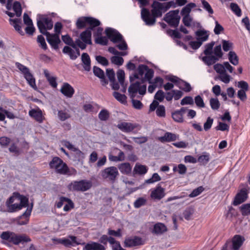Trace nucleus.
Returning <instances> with one entry per match:
<instances>
[{"mask_svg": "<svg viewBox=\"0 0 250 250\" xmlns=\"http://www.w3.org/2000/svg\"><path fill=\"white\" fill-rule=\"evenodd\" d=\"M174 4L173 1L161 3L154 0L151 5V13L149 10L142 7L141 9V18L147 26H153L155 24L157 18L161 17L163 14L167 11Z\"/></svg>", "mask_w": 250, "mask_h": 250, "instance_id": "1", "label": "nucleus"}, {"mask_svg": "<svg viewBox=\"0 0 250 250\" xmlns=\"http://www.w3.org/2000/svg\"><path fill=\"white\" fill-rule=\"evenodd\" d=\"M146 84L141 85L139 81H136L134 83H131L128 91L130 98L132 99V103L133 107L137 109H140L143 107L142 103L139 100H135L137 93L144 95L146 93Z\"/></svg>", "mask_w": 250, "mask_h": 250, "instance_id": "2", "label": "nucleus"}, {"mask_svg": "<svg viewBox=\"0 0 250 250\" xmlns=\"http://www.w3.org/2000/svg\"><path fill=\"white\" fill-rule=\"evenodd\" d=\"M107 37L114 43L121 42L117 45L119 49L125 50L127 49V45L123 40L122 35L116 29L108 27L105 30Z\"/></svg>", "mask_w": 250, "mask_h": 250, "instance_id": "3", "label": "nucleus"}, {"mask_svg": "<svg viewBox=\"0 0 250 250\" xmlns=\"http://www.w3.org/2000/svg\"><path fill=\"white\" fill-rule=\"evenodd\" d=\"M0 238L3 240L7 241L15 245L31 241V239L25 234H18L13 232L4 231L0 235Z\"/></svg>", "mask_w": 250, "mask_h": 250, "instance_id": "4", "label": "nucleus"}, {"mask_svg": "<svg viewBox=\"0 0 250 250\" xmlns=\"http://www.w3.org/2000/svg\"><path fill=\"white\" fill-rule=\"evenodd\" d=\"M37 26L40 32L43 35L49 34L47 30L53 28V22L51 18L46 15L38 14L37 15Z\"/></svg>", "mask_w": 250, "mask_h": 250, "instance_id": "5", "label": "nucleus"}, {"mask_svg": "<svg viewBox=\"0 0 250 250\" xmlns=\"http://www.w3.org/2000/svg\"><path fill=\"white\" fill-rule=\"evenodd\" d=\"M92 28H88L85 31L82 32L80 35V39H78L75 41L76 44L81 49H85L86 44H92L91 33Z\"/></svg>", "mask_w": 250, "mask_h": 250, "instance_id": "6", "label": "nucleus"}, {"mask_svg": "<svg viewBox=\"0 0 250 250\" xmlns=\"http://www.w3.org/2000/svg\"><path fill=\"white\" fill-rule=\"evenodd\" d=\"M92 184L90 181L82 180L79 181H73L67 186L69 190L71 191H85L89 189Z\"/></svg>", "mask_w": 250, "mask_h": 250, "instance_id": "7", "label": "nucleus"}, {"mask_svg": "<svg viewBox=\"0 0 250 250\" xmlns=\"http://www.w3.org/2000/svg\"><path fill=\"white\" fill-rule=\"evenodd\" d=\"M119 175L118 168L114 166L106 167L101 171L103 178L113 183L115 182Z\"/></svg>", "mask_w": 250, "mask_h": 250, "instance_id": "8", "label": "nucleus"}, {"mask_svg": "<svg viewBox=\"0 0 250 250\" xmlns=\"http://www.w3.org/2000/svg\"><path fill=\"white\" fill-rule=\"evenodd\" d=\"M17 67L23 74L24 77L27 81L28 83L34 89H37L35 79L32 74L30 72L28 68L19 62H16Z\"/></svg>", "mask_w": 250, "mask_h": 250, "instance_id": "9", "label": "nucleus"}, {"mask_svg": "<svg viewBox=\"0 0 250 250\" xmlns=\"http://www.w3.org/2000/svg\"><path fill=\"white\" fill-rule=\"evenodd\" d=\"M179 13V11L178 10L170 11L166 14L164 20L170 26L177 27L179 25L181 19Z\"/></svg>", "mask_w": 250, "mask_h": 250, "instance_id": "10", "label": "nucleus"}, {"mask_svg": "<svg viewBox=\"0 0 250 250\" xmlns=\"http://www.w3.org/2000/svg\"><path fill=\"white\" fill-rule=\"evenodd\" d=\"M52 240L55 244H62L67 247L80 244V242L77 241V237L72 235H70L68 238H53Z\"/></svg>", "mask_w": 250, "mask_h": 250, "instance_id": "11", "label": "nucleus"}, {"mask_svg": "<svg viewBox=\"0 0 250 250\" xmlns=\"http://www.w3.org/2000/svg\"><path fill=\"white\" fill-rule=\"evenodd\" d=\"M125 247L130 248L145 244V240L138 236L127 237L124 241Z\"/></svg>", "mask_w": 250, "mask_h": 250, "instance_id": "12", "label": "nucleus"}, {"mask_svg": "<svg viewBox=\"0 0 250 250\" xmlns=\"http://www.w3.org/2000/svg\"><path fill=\"white\" fill-rule=\"evenodd\" d=\"M151 193L150 196L151 199L154 200H160L165 196V189L162 188L160 184L157 186L150 189Z\"/></svg>", "mask_w": 250, "mask_h": 250, "instance_id": "13", "label": "nucleus"}, {"mask_svg": "<svg viewBox=\"0 0 250 250\" xmlns=\"http://www.w3.org/2000/svg\"><path fill=\"white\" fill-rule=\"evenodd\" d=\"M248 191L246 188H243L235 195L233 202L234 206H237L244 202L248 198Z\"/></svg>", "mask_w": 250, "mask_h": 250, "instance_id": "14", "label": "nucleus"}, {"mask_svg": "<svg viewBox=\"0 0 250 250\" xmlns=\"http://www.w3.org/2000/svg\"><path fill=\"white\" fill-rule=\"evenodd\" d=\"M44 35L46 36V40L52 48L55 50L58 49L59 44L61 42L59 36L57 34H51L49 33V34H46Z\"/></svg>", "mask_w": 250, "mask_h": 250, "instance_id": "15", "label": "nucleus"}, {"mask_svg": "<svg viewBox=\"0 0 250 250\" xmlns=\"http://www.w3.org/2000/svg\"><path fill=\"white\" fill-rule=\"evenodd\" d=\"M80 245L84 246L83 250H105V248L103 245L93 241H90L87 243H80Z\"/></svg>", "mask_w": 250, "mask_h": 250, "instance_id": "16", "label": "nucleus"}, {"mask_svg": "<svg viewBox=\"0 0 250 250\" xmlns=\"http://www.w3.org/2000/svg\"><path fill=\"white\" fill-rule=\"evenodd\" d=\"M60 91L64 96L69 98H72L75 93L73 87L67 83H63Z\"/></svg>", "mask_w": 250, "mask_h": 250, "instance_id": "17", "label": "nucleus"}, {"mask_svg": "<svg viewBox=\"0 0 250 250\" xmlns=\"http://www.w3.org/2000/svg\"><path fill=\"white\" fill-rule=\"evenodd\" d=\"M148 67L145 64H140L138 67V73H134V74L130 76L129 80L131 83H134L133 81L136 79H139V76L143 77L144 74H145L146 71L147 70Z\"/></svg>", "mask_w": 250, "mask_h": 250, "instance_id": "18", "label": "nucleus"}, {"mask_svg": "<svg viewBox=\"0 0 250 250\" xmlns=\"http://www.w3.org/2000/svg\"><path fill=\"white\" fill-rule=\"evenodd\" d=\"M179 138L178 134L167 132L163 136L158 137V140L162 143L170 142L178 140Z\"/></svg>", "mask_w": 250, "mask_h": 250, "instance_id": "19", "label": "nucleus"}, {"mask_svg": "<svg viewBox=\"0 0 250 250\" xmlns=\"http://www.w3.org/2000/svg\"><path fill=\"white\" fill-rule=\"evenodd\" d=\"M32 207H28L26 211L19 218L17 223L20 225L27 224L29 222V218L31 215Z\"/></svg>", "mask_w": 250, "mask_h": 250, "instance_id": "20", "label": "nucleus"}, {"mask_svg": "<svg viewBox=\"0 0 250 250\" xmlns=\"http://www.w3.org/2000/svg\"><path fill=\"white\" fill-rule=\"evenodd\" d=\"M245 240L244 237L239 235H235L232 239V246H230L232 250H239Z\"/></svg>", "mask_w": 250, "mask_h": 250, "instance_id": "21", "label": "nucleus"}, {"mask_svg": "<svg viewBox=\"0 0 250 250\" xmlns=\"http://www.w3.org/2000/svg\"><path fill=\"white\" fill-rule=\"evenodd\" d=\"M136 126L135 124L125 122H121L117 125L118 128L125 132H130L133 131Z\"/></svg>", "mask_w": 250, "mask_h": 250, "instance_id": "22", "label": "nucleus"}, {"mask_svg": "<svg viewBox=\"0 0 250 250\" xmlns=\"http://www.w3.org/2000/svg\"><path fill=\"white\" fill-rule=\"evenodd\" d=\"M43 74L48 82L49 84L53 88H56L58 85V83H57V78L54 76L51 75L47 69L43 70Z\"/></svg>", "mask_w": 250, "mask_h": 250, "instance_id": "23", "label": "nucleus"}, {"mask_svg": "<svg viewBox=\"0 0 250 250\" xmlns=\"http://www.w3.org/2000/svg\"><path fill=\"white\" fill-rule=\"evenodd\" d=\"M117 151H118V156H114L111 153L108 154V159L110 161L117 162L120 161H123L125 159V155L123 151L116 148Z\"/></svg>", "mask_w": 250, "mask_h": 250, "instance_id": "24", "label": "nucleus"}, {"mask_svg": "<svg viewBox=\"0 0 250 250\" xmlns=\"http://www.w3.org/2000/svg\"><path fill=\"white\" fill-rule=\"evenodd\" d=\"M29 115L30 117L34 118L39 123H42L43 121L42 112L40 109L38 110L35 109L30 110L29 111Z\"/></svg>", "mask_w": 250, "mask_h": 250, "instance_id": "25", "label": "nucleus"}, {"mask_svg": "<svg viewBox=\"0 0 250 250\" xmlns=\"http://www.w3.org/2000/svg\"><path fill=\"white\" fill-rule=\"evenodd\" d=\"M118 168L123 174L129 175L131 173L132 167L129 163H124L119 164Z\"/></svg>", "mask_w": 250, "mask_h": 250, "instance_id": "26", "label": "nucleus"}, {"mask_svg": "<svg viewBox=\"0 0 250 250\" xmlns=\"http://www.w3.org/2000/svg\"><path fill=\"white\" fill-rule=\"evenodd\" d=\"M195 35L197 36V40L203 42L208 39L209 33L208 31L204 29L198 30L196 31Z\"/></svg>", "mask_w": 250, "mask_h": 250, "instance_id": "27", "label": "nucleus"}, {"mask_svg": "<svg viewBox=\"0 0 250 250\" xmlns=\"http://www.w3.org/2000/svg\"><path fill=\"white\" fill-rule=\"evenodd\" d=\"M99 242L104 245H106L107 242H109L111 248L112 247V246L115 245L116 243H119V242L116 241L113 237L111 236L108 237L106 235H102L99 239Z\"/></svg>", "mask_w": 250, "mask_h": 250, "instance_id": "28", "label": "nucleus"}, {"mask_svg": "<svg viewBox=\"0 0 250 250\" xmlns=\"http://www.w3.org/2000/svg\"><path fill=\"white\" fill-rule=\"evenodd\" d=\"M81 59L84 70L89 71L90 70L91 62L89 56L86 53H83L82 55Z\"/></svg>", "mask_w": 250, "mask_h": 250, "instance_id": "29", "label": "nucleus"}, {"mask_svg": "<svg viewBox=\"0 0 250 250\" xmlns=\"http://www.w3.org/2000/svg\"><path fill=\"white\" fill-rule=\"evenodd\" d=\"M186 109L182 107L179 110H177L172 114L173 119L177 122L182 123L183 122V114L185 112Z\"/></svg>", "mask_w": 250, "mask_h": 250, "instance_id": "30", "label": "nucleus"}, {"mask_svg": "<svg viewBox=\"0 0 250 250\" xmlns=\"http://www.w3.org/2000/svg\"><path fill=\"white\" fill-rule=\"evenodd\" d=\"M9 22L10 24L13 26L15 29L21 35H23L24 32L22 31L21 29V27L20 25L21 23V19H9Z\"/></svg>", "mask_w": 250, "mask_h": 250, "instance_id": "31", "label": "nucleus"}, {"mask_svg": "<svg viewBox=\"0 0 250 250\" xmlns=\"http://www.w3.org/2000/svg\"><path fill=\"white\" fill-rule=\"evenodd\" d=\"M219 60L217 59L216 57L212 55V54L211 55H206V56L202 58V61L208 65H211Z\"/></svg>", "mask_w": 250, "mask_h": 250, "instance_id": "32", "label": "nucleus"}, {"mask_svg": "<svg viewBox=\"0 0 250 250\" xmlns=\"http://www.w3.org/2000/svg\"><path fill=\"white\" fill-rule=\"evenodd\" d=\"M154 75V71L152 69L148 68L145 74V77L141 80V82H139L141 85L144 84V83L145 81H148L149 83H151V79Z\"/></svg>", "mask_w": 250, "mask_h": 250, "instance_id": "33", "label": "nucleus"}, {"mask_svg": "<svg viewBox=\"0 0 250 250\" xmlns=\"http://www.w3.org/2000/svg\"><path fill=\"white\" fill-rule=\"evenodd\" d=\"M166 231L167 227L164 224L162 223H157L154 226L153 232L155 234H162Z\"/></svg>", "mask_w": 250, "mask_h": 250, "instance_id": "34", "label": "nucleus"}, {"mask_svg": "<svg viewBox=\"0 0 250 250\" xmlns=\"http://www.w3.org/2000/svg\"><path fill=\"white\" fill-rule=\"evenodd\" d=\"M196 7V4L194 3H189L186 5L183 8L181 11V14L182 16H188L191 11V9Z\"/></svg>", "mask_w": 250, "mask_h": 250, "instance_id": "35", "label": "nucleus"}, {"mask_svg": "<svg viewBox=\"0 0 250 250\" xmlns=\"http://www.w3.org/2000/svg\"><path fill=\"white\" fill-rule=\"evenodd\" d=\"M147 170L148 168L146 166L136 164L133 171L136 174L142 175L146 174Z\"/></svg>", "mask_w": 250, "mask_h": 250, "instance_id": "36", "label": "nucleus"}, {"mask_svg": "<svg viewBox=\"0 0 250 250\" xmlns=\"http://www.w3.org/2000/svg\"><path fill=\"white\" fill-rule=\"evenodd\" d=\"M56 171L57 173L61 174H71L69 173V169L67 165L64 162H63L62 164L59 165V167L56 169Z\"/></svg>", "mask_w": 250, "mask_h": 250, "instance_id": "37", "label": "nucleus"}, {"mask_svg": "<svg viewBox=\"0 0 250 250\" xmlns=\"http://www.w3.org/2000/svg\"><path fill=\"white\" fill-rule=\"evenodd\" d=\"M63 161L58 157H54L49 163L50 168L55 170L59 167V165L62 164Z\"/></svg>", "mask_w": 250, "mask_h": 250, "instance_id": "38", "label": "nucleus"}, {"mask_svg": "<svg viewBox=\"0 0 250 250\" xmlns=\"http://www.w3.org/2000/svg\"><path fill=\"white\" fill-rule=\"evenodd\" d=\"M177 86L179 87L180 89L183 90V91L188 92H190L192 88L190 85V84L182 80L181 79Z\"/></svg>", "mask_w": 250, "mask_h": 250, "instance_id": "39", "label": "nucleus"}, {"mask_svg": "<svg viewBox=\"0 0 250 250\" xmlns=\"http://www.w3.org/2000/svg\"><path fill=\"white\" fill-rule=\"evenodd\" d=\"M86 20H87V24L90 26L89 28H91L92 30H93L94 27L99 26L101 24L100 21L92 17H87Z\"/></svg>", "mask_w": 250, "mask_h": 250, "instance_id": "40", "label": "nucleus"}, {"mask_svg": "<svg viewBox=\"0 0 250 250\" xmlns=\"http://www.w3.org/2000/svg\"><path fill=\"white\" fill-rule=\"evenodd\" d=\"M62 144L63 146L67 147L69 150H70L71 151L76 152L77 153L81 154L82 153V152L75 147L70 142L66 141V140H62Z\"/></svg>", "mask_w": 250, "mask_h": 250, "instance_id": "41", "label": "nucleus"}, {"mask_svg": "<svg viewBox=\"0 0 250 250\" xmlns=\"http://www.w3.org/2000/svg\"><path fill=\"white\" fill-rule=\"evenodd\" d=\"M229 60V62L234 65H236L238 64L239 59L236 54L234 52L230 51L228 55Z\"/></svg>", "mask_w": 250, "mask_h": 250, "instance_id": "42", "label": "nucleus"}, {"mask_svg": "<svg viewBox=\"0 0 250 250\" xmlns=\"http://www.w3.org/2000/svg\"><path fill=\"white\" fill-rule=\"evenodd\" d=\"M87 17H82L78 19L76 26L78 29H82L87 24Z\"/></svg>", "mask_w": 250, "mask_h": 250, "instance_id": "43", "label": "nucleus"}, {"mask_svg": "<svg viewBox=\"0 0 250 250\" xmlns=\"http://www.w3.org/2000/svg\"><path fill=\"white\" fill-rule=\"evenodd\" d=\"M109 112L105 109L101 110L98 114V117L102 121H105L107 120L109 118Z\"/></svg>", "mask_w": 250, "mask_h": 250, "instance_id": "44", "label": "nucleus"}, {"mask_svg": "<svg viewBox=\"0 0 250 250\" xmlns=\"http://www.w3.org/2000/svg\"><path fill=\"white\" fill-rule=\"evenodd\" d=\"M13 9L15 11L17 17H19L22 13L21 6L20 2L15 1L13 5Z\"/></svg>", "mask_w": 250, "mask_h": 250, "instance_id": "45", "label": "nucleus"}, {"mask_svg": "<svg viewBox=\"0 0 250 250\" xmlns=\"http://www.w3.org/2000/svg\"><path fill=\"white\" fill-rule=\"evenodd\" d=\"M58 116L59 119L62 121H64L70 118V114L65 110H59Z\"/></svg>", "mask_w": 250, "mask_h": 250, "instance_id": "46", "label": "nucleus"}, {"mask_svg": "<svg viewBox=\"0 0 250 250\" xmlns=\"http://www.w3.org/2000/svg\"><path fill=\"white\" fill-rule=\"evenodd\" d=\"M113 95L114 98L120 103L122 104H125L126 103V97L125 95L115 91L113 92Z\"/></svg>", "mask_w": 250, "mask_h": 250, "instance_id": "47", "label": "nucleus"}, {"mask_svg": "<svg viewBox=\"0 0 250 250\" xmlns=\"http://www.w3.org/2000/svg\"><path fill=\"white\" fill-rule=\"evenodd\" d=\"M209 161V154L205 153L198 158V162L203 165H206Z\"/></svg>", "mask_w": 250, "mask_h": 250, "instance_id": "48", "label": "nucleus"}, {"mask_svg": "<svg viewBox=\"0 0 250 250\" xmlns=\"http://www.w3.org/2000/svg\"><path fill=\"white\" fill-rule=\"evenodd\" d=\"M230 8L232 11L238 17H240L242 15L241 10L235 3H231Z\"/></svg>", "mask_w": 250, "mask_h": 250, "instance_id": "49", "label": "nucleus"}, {"mask_svg": "<svg viewBox=\"0 0 250 250\" xmlns=\"http://www.w3.org/2000/svg\"><path fill=\"white\" fill-rule=\"evenodd\" d=\"M240 209L243 216L250 214V204H245L240 207Z\"/></svg>", "mask_w": 250, "mask_h": 250, "instance_id": "50", "label": "nucleus"}, {"mask_svg": "<svg viewBox=\"0 0 250 250\" xmlns=\"http://www.w3.org/2000/svg\"><path fill=\"white\" fill-rule=\"evenodd\" d=\"M18 200L20 201L19 204L20 207L22 208H25L28 206V198L23 195H21L18 194Z\"/></svg>", "mask_w": 250, "mask_h": 250, "instance_id": "51", "label": "nucleus"}, {"mask_svg": "<svg viewBox=\"0 0 250 250\" xmlns=\"http://www.w3.org/2000/svg\"><path fill=\"white\" fill-rule=\"evenodd\" d=\"M187 168L183 164H179L177 167H174L173 171L174 172L178 171L180 174H184L187 172Z\"/></svg>", "mask_w": 250, "mask_h": 250, "instance_id": "52", "label": "nucleus"}, {"mask_svg": "<svg viewBox=\"0 0 250 250\" xmlns=\"http://www.w3.org/2000/svg\"><path fill=\"white\" fill-rule=\"evenodd\" d=\"M62 39L65 44L71 46L74 48H76V44L69 36L67 35L62 36Z\"/></svg>", "mask_w": 250, "mask_h": 250, "instance_id": "53", "label": "nucleus"}, {"mask_svg": "<svg viewBox=\"0 0 250 250\" xmlns=\"http://www.w3.org/2000/svg\"><path fill=\"white\" fill-rule=\"evenodd\" d=\"M212 53H213L215 57H216L217 59L219 60L221 59L223 55V53L222 51L221 46V45H216L213 49L212 51Z\"/></svg>", "mask_w": 250, "mask_h": 250, "instance_id": "54", "label": "nucleus"}, {"mask_svg": "<svg viewBox=\"0 0 250 250\" xmlns=\"http://www.w3.org/2000/svg\"><path fill=\"white\" fill-rule=\"evenodd\" d=\"M38 43L39 44V46L43 50L47 49V46L46 43L44 38L41 35L38 36L37 40Z\"/></svg>", "mask_w": 250, "mask_h": 250, "instance_id": "55", "label": "nucleus"}, {"mask_svg": "<svg viewBox=\"0 0 250 250\" xmlns=\"http://www.w3.org/2000/svg\"><path fill=\"white\" fill-rule=\"evenodd\" d=\"M214 42H211L206 44L205 49L204 51V53L205 55H211L212 53L213 47L214 45Z\"/></svg>", "mask_w": 250, "mask_h": 250, "instance_id": "56", "label": "nucleus"}, {"mask_svg": "<svg viewBox=\"0 0 250 250\" xmlns=\"http://www.w3.org/2000/svg\"><path fill=\"white\" fill-rule=\"evenodd\" d=\"M222 44L223 49L225 52L229 51L232 48L233 43L229 41L223 40Z\"/></svg>", "mask_w": 250, "mask_h": 250, "instance_id": "57", "label": "nucleus"}, {"mask_svg": "<svg viewBox=\"0 0 250 250\" xmlns=\"http://www.w3.org/2000/svg\"><path fill=\"white\" fill-rule=\"evenodd\" d=\"M210 105L213 110H218L220 107V103L217 98H211L209 100Z\"/></svg>", "mask_w": 250, "mask_h": 250, "instance_id": "58", "label": "nucleus"}, {"mask_svg": "<svg viewBox=\"0 0 250 250\" xmlns=\"http://www.w3.org/2000/svg\"><path fill=\"white\" fill-rule=\"evenodd\" d=\"M156 114L159 117H165V107L163 105H159L156 110Z\"/></svg>", "mask_w": 250, "mask_h": 250, "instance_id": "59", "label": "nucleus"}, {"mask_svg": "<svg viewBox=\"0 0 250 250\" xmlns=\"http://www.w3.org/2000/svg\"><path fill=\"white\" fill-rule=\"evenodd\" d=\"M213 68L215 71L220 75L226 72L225 69L224 62L223 64H215L214 65Z\"/></svg>", "mask_w": 250, "mask_h": 250, "instance_id": "60", "label": "nucleus"}, {"mask_svg": "<svg viewBox=\"0 0 250 250\" xmlns=\"http://www.w3.org/2000/svg\"><path fill=\"white\" fill-rule=\"evenodd\" d=\"M161 180V177L157 173H154L151 178L146 180V183L147 184H153L155 182L160 181Z\"/></svg>", "mask_w": 250, "mask_h": 250, "instance_id": "61", "label": "nucleus"}, {"mask_svg": "<svg viewBox=\"0 0 250 250\" xmlns=\"http://www.w3.org/2000/svg\"><path fill=\"white\" fill-rule=\"evenodd\" d=\"M146 200L144 197L138 198L134 203V207L135 208H139L146 204Z\"/></svg>", "mask_w": 250, "mask_h": 250, "instance_id": "62", "label": "nucleus"}, {"mask_svg": "<svg viewBox=\"0 0 250 250\" xmlns=\"http://www.w3.org/2000/svg\"><path fill=\"white\" fill-rule=\"evenodd\" d=\"M94 74L99 78L104 77V71L99 67L94 66L93 69Z\"/></svg>", "mask_w": 250, "mask_h": 250, "instance_id": "63", "label": "nucleus"}, {"mask_svg": "<svg viewBox=\"0 0 250 250\" xmlns=\"http://www.w3.org/2000/svg\"><path fill=\"white\" fill-rule=\"evenodd\" d=\"M111 61L112 63L120 66L123 64L124 59L121 57L113 56L111 58Z\"/></svg>", "mask_w": 250, "mask_h": 250, "instance_id": "64", "label": "nucleus"}]
</instances>
